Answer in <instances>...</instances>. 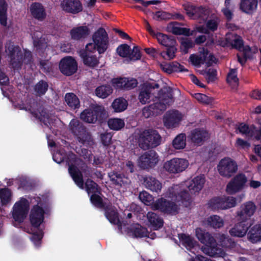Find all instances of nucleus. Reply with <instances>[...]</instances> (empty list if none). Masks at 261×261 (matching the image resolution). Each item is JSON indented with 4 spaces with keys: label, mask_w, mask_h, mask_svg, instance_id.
I'll return each mask as SVG.
<instances>
[{
    "label": "nucleus",
    "mask_w": 261,
    "mask_h": 261,
    "mask_svg": "<svg viewBox=\"0 0 261 261\" xmlns=\"http://www.w3.org/2000/svg\"><path fill=\"white\" fill-rule=\"evenodd\" d=\"M53 159L58 164L66 161L68 165L69 173L73 180L80 188H84V182L82 173L77 166L71 164L76 161V157L74 153L70 151L67 154L64 149H60L53 155Z\"/></svg>",
    "instance_id": "f257e3e1"
},
{
    "label": "nucleus",
    "mask_w": 261,
    "mask_h": 261,
    "mask_svg": "<svg viewBox=\"0 0 261 261\" xmlns=\"http://www.w3.org/2000/svg\"><path fill=\"white\" fill-rule=\"evenodd\" d=\"M162 138L158 130L153 128L145 129L138 135V143L143 150L155 148L161 144Z\"/></svg>",
    "instance_id": "f03ea898"
},
{
    "label": "nucleus",
    "mask_w": 261,
    "mask_h": 261,
    "mask_svg": "<svg viewBox=\"0 0 261 261\" xmlns=\"http://www.w3.org/2000/svg\"><path fill=\"white\" fill-rule=\"evenodd\" d=\"M154 38H156L160 44L167 47L166 51H163L160 53L161 56L165 59H173L177 51V42L175 37L172 35L158 32Z\"/></svg>",
    "instance_id": "7ed1b4c3"
},
{
    "label": "nucleus",
    "mask_w": 261,
    "mask_h": 261,
    "mask_svg": "<svg viewBox=\"0 0 261 261\" xmlns=\"http://www.w3.org/2000/svg\"><path fill=\"white\" fill-rule=\"evenodd\" d=\"M35 200L36 204L33 205L31 209L29 215L30 224L34 229H39L41 224L44 222L45 211L42 206V200L40 197H34L31 199Z\"/></svg>",
    "instance_id": "20e7f679"
},
{
    "label": "nucleus",
    "mask_w": 261,
    "mask_h": 261,
    "mask_svg": "<svg viewBox=\"0 0 261 261\" xmlns=\"http://www.w3.org/2000/svg\"><path fill=\"white\" fill-rule=\"evenodd\" d=\"M105 110L103 106L95 105L84 110L80 115L81 119L89 123H101L105 117Z\"/></svg>",
    "instance_id": "39448f33"
},
{
    "label": "nucleus",
    "mask_w": 261,
    "mask_h": 261,
    "mask_svg": "<svg viewBox=\"0 0 261 261\" xmlns=\"http://www.w3.org/2000/svg\"><path fill=\"white\" fill-rule=\"evenodd\" d=\"M179 187L174 185L169 187L164 193L165 197L170 198L179 203L180 205L185 207L190 206L191 203V196L186 190H179Z\"/></svg>",
    "instance_id": "423d86ee"
},
{
    "label": "nucleus",
    "mask_w": 261,
    "mask_h": 261,
    "mask_svg": "<svg viewBox=\"0 0 261 261\" xmlns=\"http://www.w3.org/2000/svg\"><path fill=\"white\" fill-rule=\"evenodd\" d=\"M196 236L198 240L206 246L203 248L204 253L212 256L216 253L217 243L211 234L200 228H197L196 229Z\"/></svg>",
    "instance_id": "0eeeda50"
},
{
    "label": "nucleus",
    "mask_w": 261,
    "mask_h": 261,
    "mask_svg": "<svg viewBox=\"0 0 261 261\" xmlns=\"http://www.w3.org/2000/svg\"><path fill=\"white\" fill-rule=\"evenodd\" d=\"M69 125L72 134L80 143L84 144L86 142L89 143L92 140L91 135L87 131L86 128L79 120L72 119Z\"/></svg>",
    "instance_id": "6e6552de"
},
{
    "label": "nucleus",
    "mask_w": 261,
    "mask_h": 261,
    "mask_svg": "<svg viewBox=\"0 0 261 261\" xmlns=\"http://www.w3.org/2000/svg\"><path fill=\"white\" fill-rule=\"evenodd\" d=\"M12 215L15 221L22 223L27 218L30 210V203L26 198L21 197L16 202L12 208Z\"/></svg>",
    "instance_id": "1a4fd4ad"
},
{
    "label": "nucleus",
    "mask_w": 261,
    "mask_h": 261,
    "mask_svg": "<svg viewBox=\"0 0 261 261\" xmlns=\"http://www.w3.org/2000/svg\"><path fill=\"white\" fill-rule=\"evenodd\" d=\"M6 51L8 53V56L10 58V64L12 68L15 70H18L21 68L23 55L21 49L18 45H15L12 42L7 43Z\"/></svg>",
    "instance_id": "9d476101"
},
{
    "label": "nucleus",
    "mask_w": 261,
    "mask_h": 261,
    "mask_svg": "<svg viewBox=\"0 0 261 261\" xmlns=\"http://www.w3.org/2000/svg\"><path fill=\"white\" fill-rule=\"evenodd\" d=\"M207 204L213 210H226L234 207L237 205V199L231 196L215 197L210 199Z\"/></svg>",
    "instance_id": "9b49d317"
},
{
    "label": "nucleus",
    "mask_w": 261,
    "mask_h": 261,
    "mask_svg": "<svg viewBox=\"0 0 261 261\" xmlns=\"http://www.w3.org/2000/svg\"><path fill=\"white\" fill-rule=\"evenodd\" d=\"M238 165L235 161L229 157L222 159L217 165V170L223 177L229 178L238 171Z\"/></svg>",
    "instance_id": "f8f14e48"
},
{
    "label": "nucleus",
    "mask_w": 261,
    "mask_h": 261,
    "mask_svg": "<svg viewBox=\"0 0 261 261\" xmlns=\"http://www.w3.org/2000/svg\"><path fill=\"white\" fill-rule=\"evenodd\" d=\"M154 210L167 214L175 215L178 213L179 206L175 202L161 197L158 198L152 205Z\"/></svg>",
    "instance_id": "ddd939ff"
},
{
    "label": "nucleus",
    "mask_w": 261,
    "mask_h": 261,
    "mask_svg": "<svg viewBox=\"0 0 261 261\" xmlns=\"http://www.w3.org/2000/svg\"><path fill=\"white\" fill-rule=\"evenodd\" d=\"M184 7L187 15L191 19H200L206 21L209 16V10L203 6L196 7L187 4Z\"/></svg>",
    "instance_id": "4468645a"
},
{
    "label": "nucleus",
    "mask_w": 261,
    "mask_h": 261,
    "mask_svg": "<svg viewBox=\"0 0 261 261\" xmlns=\"http://www.w3.org/2000/svg\"><path fill=\"white\" fill-rule=\"evenodd\" d=\"M93 41L97 45L99 54H103L107 49L109 43L108 35L105 29L99 28L92 36Z\"/></svg>",
    "instance_id": "2eb2a0df"
},
{
    "label": "nucleus",
    "mask_w": 261,
    "mask_h": 261,
    "mask_svg": "<svg viewBox=\"0 0 261 261\" xmlns=\"http://www.w3.org/2000/svg\"><path fill=\"white\" fill-rule=\"evenodd\" d=\"M247 181L246 175L243 173H239L227 184L226 191L230 195L240 192L244 188Z\"/></svg>",
    "instance_id": "dca6fc26"
},
{
    "label": "nucleus",
    "mask_w": 261,
    "mask_h": 261,
    "mask_svg": "<svg viewBox=\"0 0 261 261\" xmlns=\"http://www.w3.org/2000/svg\"><path fill=\"white\" fill-rule=\"evenodd\" d=\"M188 165L189 162L186 159L175 158L166 162L163 168L170 173L176 174L185 170Z\"/></svg>",
    "instance_id": "f3484780"
},
{
    "label": "nucleus",
    "mask_w": 261,
    "mask_h": 261,
    "mask_svg": "<svg viewBox=\"0 0 261 261\" xmlns=\"http://www.w3.org/2000/svg\"><path fill=\"white\" fill-rule=\"evenodd\" d=\"M256 210V206L253 202L249 201L244 203L237 212L238 220L251 223V217L254 215Z\"/></svg>",
    "instance_id": "a211bd4d"
},
{
    "label": "nucleus",
    "mask_w": 261,
    "mask_h": 261,
    "mask_svg": "<svg viewBox=\"0 0 261 261\" xmlns=\"http://www.w3.org/2000/svg\"><path fill=\"white\" fill-rule=\"evenodd\" d=\"M59 67L62 74L66 76H70L76 72L77 63L73 57L67 56L61 60Z\"/></svg>",
    "instance_id": "6ab92c4d"
},
{
    "label": "nucleus",
    "mask_w": 261,
    "mask_h": 261,
    "mask_svg": "<svg viewBox=\"0 0 261 261\" xmlns=\"http://www.w3.org/2000/svg\"><path fill=\"white\" fill-rule=\"evenodd\" d=\"M158 162V154L153 150L145 152L139 158V165L144 169L154 167Z\"/></svg>",
    "instance_id": "aec40b11"
},
{
    "label": "nucleus",
    "mask_w": 261,
    "mask_h": 261,
    "mask_svg": "<svg viewBox=\"0 0 261 261\" xmlns=\"http://www.w3.org/2000/svg\"><path fill=\"white\" fill-rule=\"evenodd\" d=\"M159 88V85L157 83H144L139 87L138 99L142 105L149 103L150 100L152 91L154 89Z\"/></svg>",
    "instance_id": "412c9836"
},
{
    "label": "nucleus",
    "mask_w": 261,
    "mask_h": 261,
    "mask_svg": "<svg viewBox=\"0 0 261 261\" xmlns=\"http://www.w3.org/2000/svg\"><path fill=\"white\" fill-rule=\"evenodd\" d=\"M113 85L117 89L129 90L135 88L138 85V81L134 78L119 77L114 78L112 81Z\"/></svg>",
    "instance_id": "4be33fe9"
},
{
    "label": "nucleus",
    "mask_w": 261,
    "mask_h": 261,
    "mask_svg": "<svg viewBox=\"0 0 261 261\" xmlns=\"http://www.w3.org/2000/svg\"><path fill=\"white\" fill-rule=\"evenodd\" d=\"M182 119L181 114L177 110L167 112L163 119L164 125L168 128L176 127Z\"/></svg>",
    "instance_id": "5701e85b"
},
{
    "label": "nucleus",
    "mask_w": 261,
    "mask_h": 261,
    "mask_svg": "<svg viewBox=\"0 0 261 261\" xmlns=\"http://www.w3.org/2000/svg\"><path fill=\"white\" fill-rule=\"evenodd\" d=\"M62 10L66 13L76 14L83 11V5L80 0H63L61 3Z\"/></svg>",
    "instance_id": "b1692460"
},
{
    "label": "nucleus",
    "mask_w": 261,
    "mask_h": 261,
    "mask_svg": "<svg viewBox=\"0 0 261 261\" xmlns=\"http://www.w3.org/2000/svg\"><path fill=\"white\" fill-rule=\"evenodd\" d=\"M105 210V215L109 222L117 225L121 229L122 223L119 218V213L114 206L111 204H106L103 208Z\"/></svg>",
    "instance_id": "393cba45"
},
{
    "label": "nucleus",
    "mask_w": 261,
    "mask_h": 261,
    "mask_svg": "<svg viewBox=\"0 0 261 261\" xmlns=\"http://www.w3.org/2000/svg\"><path fill=\"white\" fill-rule=\"evenodd\" d=\"M238 221L239 222L229 230V232L232 237L242 238L246 234L251 223L244 222L245 221L243 220Z\"/></svg>",
    "instance_id": "a878e982"
},
{
    "label": "nucleus",
    "mask_w": 261,
    "mask_h": 261,
    "mask_svg": "<svg viewBox=\"0 0 261 261\" xmlns=\"http://www.w3.org/2000/svg\"><path fill=\"white\" fill-rule=\"evenodd\" d=\"M223 46H231L232 48L241 50L244 46V41L242 37L236 34H227Z\"/></svg>",
    "instance_id": "bb28decb"
},
{
    "label": "nucleus",
    "mask_w": 261,
    "mask_h": 261,
    "mask_svg": "<svg viewBox=\"0 0 261 261\" xmlns=\"http://www.w3.org/2000/svg\"><path fill=\"white\" fill-rule=\"evenodd\" d=\"M90 33V30L87 25L73 27L70 31L72 39L76 41L83 40L86 38Z\"/></svg>",
    "instance_id": "cd10ccee"
},
{
    "label": "nucleus",
    "mask_w": 261,
    "mask_h": 261,
    "mask_svg": "<svg viewBox=\"0 0 261 261\" xmlns=\"http://www.w3.org/2000/svg\"><path fill=\"white\" fill-rule=\"evenodd\" d=\"M190 137L193 143L200 145L209 138V134L202 128H195L191 132Z\"/></svg>",
    "instance_id": "c85d7f7f"
},
{
    "label": "nucleus",
    "mask_w": 261,
    "mask_h": 261,
    "mask_svg": "<svg viewBox=\"0 0 261 261\" xmlns=\"http://www.w3.org/2000/svg\"><path fill=\"white\" fill-rule=\"evenodd\" d=\"M143 184L147 189L160 193L162 188V183L155 177L149 175H145L143 178Z\"/></svg>",
    "instance_id": "c756f323"
},
{
    "label": "nucleus",
    "mask_w": 261,
    "mask_h": 261,
    "mask_svg": "<svg viewBox=\"0 0 261 261\" xmlns=\"http://www.w3.org/2000/svg\"><path fill=\"white\" fill-rule=\"evenodd\" d=\"M128 233L135 238H151L146 228L142 226L139 224L131 226L128 228Z\"/></svg>",
    "instance_id": "7c9ffc66"
},
{
    "label": "nucleus",
    "mask_w": 261,
    "mask_h": 261,
    "mask_svg": "<svg viewBox=\"0 0 261 261\" xmlns=\"http://www.w3.org/2000/svg\"><path fill=\"white\" fill-rule=\"evenodd\" d=\"M30 12L32 16L39 21H43L46 16L45 10L39 3H33L30 6Z\"/></svg>",
    "instance_id": "2f4dec72"
},
{
    "label": "nucleus",
    "mask_w": 261,
    "mask_h": 261,
    "mask_svg": "<svg viewBox=\"0 0 261 261\" xmlns=\"http://www.w3.org/2000/svg\"><path fill=\"white\" fill-rule=\"evenodd\" d=\"M158 99L168 106L174 101L172 89L170 87H164L158 92Z\"/></svg>",
    "instance_id": "473e14b6"
},
{
    "label": "nucleus",
    "mask_w": 261,
    "mask_h": 261,
    "mask_svg": "<svg viewBox=\"0 0 261 261\" xmlns=\"http://www.w3.org/2000/svg\"><path fill=\"white\" fill-rule=\"evenodd\" d=\"M79 53L85 65L94 68L98 65L99 60L96 55L91 53L88 54L85 50H80Z\"/></svg>",
    "instance_id": "72a5a7b5"
},
{
    "label": "nucleus",
    "mask_w": 261,
    "mask_h": 261,
    "mask_svg": "<svg viewBox=\"0 0 261 261\" xmlns=\"http://www.w3.org/2000/svg\"><path fill=\"white\" fill-rule=\"evenodd\" d=\"M147 218L151 227L154 230H158L163 226V219L157 214L149 212L147 214Z\"/></svg>",
    "instance_id": "f704fd0d"
},
{
    "label": "nucleus",
    "mask_w": 261,
    "mask_h": 261,
    "mask_svg": "<svg viewBox=\"0 0 261 261\" xmlns=\"http://www.w3.org/2000/svg\"><path fill=\"white\" fill-rule=\"evenodd\" d=\"M208 55V50L203 48L202 51H200L199 55L192 54L189 59L192 64L199 67L206 62Z\"/></svg>",
    "instance_id": "c9c22d12"
},
{
    "label": "nucleus",
    "mask_w": 261,
    "mask_h": 261,
    "mask_svg": "<svg viewBox=\"0 0 261 261\" xmlns=\"http://www.w3.org/2000/svg\"><path fill=\"white\" fill-rule=\"evenodd\" d=\"M247 238L252 243L261 241V224H256L251 227L248 231Z\"/></svg>",
    "instance_id": "e433bc0d"
},
{
    "label": "nucleus",
    "mask_w": 261,
    "mask_h": 261,
    "mask_svg": "<svg viewBox=\"0 0 261 261\" xmlns=\"http://www.w3.org/2000/svg\"><path fill=\"white\" fill-rule=\"evenodd\" d=\"M162 68L163 70L169 74L173 72H186L188 71L184 66L177 62H172L169 64L162 65Z\"/></svg>",
    "instance_id": "4c0bfd02"
},
{
    "label": "nucleus",
    "mask_w": 261,
    "mask_h": 261,
    "mask_svg": "<svg viewBox=\"0 0 261 261\" xmlns=\"http://www.w3.org/2000/svg\"><path fill=\"white\" fill-rule=\"evenodd\" d=\"M257 3V0H242L240 9L244 13L251 14L256 9Z\"/></svg>",
    "instance_id": "58836bf2"
},
{
    "label": "nucleus",
    "mask_w": 261,
    "mask_h": 261,
    "mask_svg": "<svg viewBox=\"0 0 261 261\" xmlns=\"http://www.w3.org/2000/svg\"><path fill=\"white\" fill-rule=\"evenodd\" d=\"M176 22H170L167 27L168 31L172 32L176 35H183L186 36H190L192 35L190 29L186 28H180L174 26L175 24H177Z\"/></svg>",
    "instance_id": "ea45409f"
},
{
    "label": "nucleus",
    "mask_w": 261,
    "mask_h": 261,
    "mask_svg": "<svg viewBox=\"0 0 261 261\" xmlns=\"http://www.w3.org/2000/svg\"><path fill=\"white\" fill-rule=\"evenodd\" d=\"M108 176L113 184L119 187H122L126 181L124 174H121L117 171H113L108 173Z\"/></svg>",
    "instance_id": "a19ab883"
},
{
    "label": "nucleus",
    "mask_w": 261,
    "mask_h": 261,
    "mask_svg": "<svg viewBox=\"0 0 261 261\" xmlns=\"http://www.w3.org/2000/svg\"><path fill=\"white\" fill-rule=\"evenodd\" d=\"M205 182V178L202 176H197L194 177L188 186L190 191L195 192H199L203 188Z\"/></svg>",
    "instance_id": "79ce46f5"
},
{
    "label": "nucleus",
    "mask_w": 261,
    "mask_h": 261,
    "mask_svg": "<svg viewBox=\"0 0 261 261\" xmlns=\"http://www.w3.org/2000/svg\"><path fill=\"white\" fill-rule=\"evenodd\" d=\"M128 106L127 100L123 97H118L116 98L112 103V108L114 111L116 113L122 112L125 111Z\"/></svg>",
    "instance_id": "37998d69"
},
{
    "label": "nucleus",
    "mask_w": 261,
    "mask_h": 261,
    "mask_svg": "<svg viewBox=\"0 0 261 261\" xmlns=\"http://www.w3.org/2000/svg\"><path fill=\"white\" fill-rule=\"evenodd\" d=\"M113 89L109 85H103L97 87L95 90V95L101 98H106L112 93Z\"/></svg>",
    "instance_id": "c03bdc74"
},
{
    "label": "nucleus",
    "mask_w": 261,
    "mask_h": 261,
    "mask_svg": "<svg viewBox=\"0 0 261 261\" xmlns=\"http://www.w3.org/2000/svg\"><path fill=\"white\" fill-rule=\"evenodd\" d=\"M65 101L71 109L75 110L80 106V102L77 96L73 93H67L65 96Z\"/></svg>",
    "instance_id": "a18cd8bd"
},
{
    "label": "nucleus",
    "mask_w": 261,
    "mask_h": 261,
    "mask_svg": "<svg viewBox=\"0 0 261 261\" xmlns=\"http://www.w3.org/2000/svg\"><path fill=\"white\" fill-rule=\"evenodd\" d=\"M33 45L38 54L42 55L47 46V43L44 38H33Z\"/></svg>",
    "instance_id": "49530a36"
},
{
    "label": "nucleus",
    "mask_w": 261,
    "mask_h": 261,
    "mask_svg": "<svg viewBox=\"0 0 261 261\" xmlns=\"http://www.w3.org/2000/svg\"><path fill=\"white\" fill-rule=\"evenodd\" d=\"M8 4L6 0H0V23L3 26L7 24Z\"/></svg>",
    "instance_id": "de8ad7c7"
},
{
    "label": "nucleus",
    "mask_w": 261,
    "mask_h": 261,
    "mask_svg": "<svg viewBox=\"0 0 261 261\" xmlns=\"http://www.w3.org/2000/svg\"><path fill=\"white\" fill-rule=\"evenodd\" d=\"M186 136L185 134H180L176 136L172 141V146L175 149H181L186 145Z\"/></svg>",
    "instance_id": "09e8293b"
},
{
    "label": "nucleus",
    "mask_w": 261,
    "mask_h": 261,
    "mask_svg": "<svg viewBox=\"0 0 261 261\" xmlns=\"http://www.w3.org/2000/svg\"><path fill=\"white\" fill-rule=\"evenodd\" d=\"M12 192L8 188L0 189V200L3 205L8 204L11 200Z\"/></svg>",
    "instance_id": "8fccbe9b"
},
{
    "label": "nucleus",
    "mask_w": 261,
    "mask_h": 261,
    "mask_svg": "<svg viewBox=\"0 0 261 261\" xmlns=\"http://www.w3.org/2000/svg\"><path fill=\"white\" fill-rule=\"evenodd\" d=\"M85 188L88 194L100 193V190L97 184L91 179H87L85 182Z\"/></svg>",
    "instance_id": "3c124183"
},
{
    "label": "nucleus",
    "mask_w": 261,
    "mask_h": 261,
    "mask_svg": "<svg viewBox=\"0 0 261 261\" xmlns=\"http://www.w3.org/2000/svg\"><path fill=\"white\" fill-rule=\"evenodd\" d=\"M207 224L214 228H220L224 225L223 220L217 215L211 216L207 218Z\"/></svg>",
    "instance_id": "603ef678"
},
{
    "label": "nucleus",
    "mask_w": 261,
    "mask_h": 261,
    "mask_svg": "<svg viewBox=\"0 0 261 261\" xmlns=\"http://www.w3.org/2000/svg\"><path fill=\"white\" fill-rule=\"evenodd\" d=\"M48 85L44 80L39 81L34 86V90L37 95L42 96L45 94L48 90Z\"/></svg>",
    "instance_id": "864d4df0"
},
{
    "label": "nucleus",
    "mask_w": 261,
    "mask_h": 261,
    "mask_svg": "<svg viewBox=\"0 0 261 261\" xmlns=\"http://www.w3.org/2000/svg\"><path fill=\"white\" fill-rule=\"evenodd\" d=\"M109 128L115 130H118L124 126V121L120 118H111L108 121Z\"/></svg>",
    "instance_id": "5fc2aeb1"
},
{
    "label": "nucleus",
    "mask_w": 261,
    "mask_h": 261,
    "mask_svg": "<svg viewBox=\"0 0 261 261\" xmlns=\"http://www.w3.org/2000/svg\"><path fill=\"white\" fill-rule=\"evenodd\" d=\"M238 69L237 68H230L227 74L226 81L229 84L234 83L238 86L239 80L238 77Z\"/></svg>",
    "instance_id": "6e6d98bb"
},
{
    "label": "nucleus",
    "mask_w": 261,
    "mask_h": 261,
    "mask_svg": "<svg viewBox=\"0 0 261 261\" xmlns=\"http://www.w3.org/2000/svg\"><path fill=\"white\" fill-rule=\"evenodd\" d=\"M24 231L29 233L32 234V240L35 243H40L41 239L43 238V232L42 229L40 230L38 229L39 232H34L33 229V228H31L30 229L28 228H24Z\"/></svg>",
    "instance_id": "4d7b16f0"
},
{
    "label": "nucleus",
    "mask_w": 261,
    "mask_h": 261,
    "mask_svg": "<svg viewBox=\"0 0 261 261\" xmlns=\"http://www.w3.org/2000/svg\"><path fill=\"white\" fill-rule=\"evenodd\" d=\"M178 239L185 247L189 248H193L194 247L193 239L189 235L180 233L178 234Z\"/></svg>",
    "instance_id": "13d9d810"
},
{
    "label": "nucleus",
    "mask_w": 261,
    "mask_h": 261,
    "mask_svg": "<svg viewBox=\"0 0 261 261\" xmlns=\"http://www.w3.org/2000/svg\"><path fill=\"white\" fill-rule=\"evenodd\" d=\"M167 105L164 103L163 101L159 100L158 99V101L150 105V108H153L152 109L155 113V115L160 114L166 110Z\"/></svg>",
    "instance_id": "bf43d9fd"
},
{
    "label": "nucleus",
    "mask_w": 261,
    "mask_h": 261,
    "mask_svg": "<svg viewBox=\"0 0 261 261\" xmlns=\"http://www.w3.org/2000/svg\"><path fill=\"white\" fill-rule=\"evenodd\" d=\"M91 202L96 207L103 208L106 205L102 199V198L96 194H93L90 196Z\"/></svg>",
    "instance_id": "052dcab7"
},
{
    "label": "nucleus",
    "mask_w": 261,
    "mask_h": 261,
    "mask_svg": "<svg viewBox=\"0 0 261 261\" xmlns=\"http://www.w3.org/2000/svg\"><path fill=\"white\" fill-rule=\"evenodd\" d=\"M153 14V18L157 21L169 20L172 17L170 13L164 11H159Z\"/></svg>",
    "instance_id": "680f3d73"
},
{
    "label": "nucleus",
    "mask_w": 261,
    "mask_h": 261,
    "mask_svg": "<svg viewBox=\"0 0 261 261\" xmlns=\"http://www.w3.org/2000/svg\"><path fill=\"white\" fill-rule=\"evenodd\" d=\"M130 50V46L127 44L120 45L116 49L118 55L123 58L128 57Z\"/></svg>",
    "instance_id": "e2e57ef3"
},
{
    "label": "nucleus",
    "mask_w": 261,
    "mask_h": 261,
    "mask_svg": "<svg viewBox=\"0 0 261 261\" xmlns=\"http://www.w3.org/2000/svg\"><path fill=\"white\" fill-rule=\"evenodd\" d=\"M139 199L146 205L153 204V197L146 191L140 192L139 195Z\"/></svg>",
    "instance_id": "0e129e2a"
},
{
    "label": "nucleus",
    "mask_w": 261,
    "mask_h": 261,
    "mask_svg": "<svg viewBox=\"0 0 261 261\" xmlns=\"http://www.w3.org/2000/svg\"><path fill=\"white\" fill-rule=\"evenodd\" d=\"M219 22L217 19H211L206 21L205 25L209 31L214 32L218 27Z\"/></svg>",
    "instance_id": "69168bd1"
},
{
    "label": "nucleus",
    "mask_w": 261,
    "mask_h": 261,
    "mask_svg": "<svg viewBox=\"0 0 261 261\" xmlns=\"http://www.w3.org/2000/svg\"><path fill=\"white\" fill-rule=\"evenodd\" d=\"M130 60L137 61L141 59V54L138 46H135L133 49L130 50L128 56Z\"/></svg>",
    "instance_id": "338daca9"
},
{
    "label": "nucleus",
    "mask_w": 261,
    "mask_h": 261,
    "mask_svg": "<svg viewBox=\"0 0 261 261\" xmlns=\"http://www.w3.org/2000/svg\"><path fill=\"white\" fill-rule=\"evenodd\" d=\"M205 77L209 83L214 82L216 79L217 70L215 69L209 68L207 70L204 71Z\"/></svg>",
    "instance_id": "774afa93"
}]
</instances>
